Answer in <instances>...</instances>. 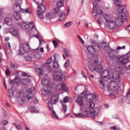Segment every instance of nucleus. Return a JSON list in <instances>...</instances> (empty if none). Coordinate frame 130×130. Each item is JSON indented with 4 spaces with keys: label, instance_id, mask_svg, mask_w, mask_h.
Instances as JSON below:
<instances>
[{
    "label": "nucleus",
    "instance_id": "32",
    "mask_svg": "<svg viewBox=\"0 0 130 130\" xmlns=\"http://www.w3.org/2000/svg\"><path fill=\"white\" fill-rule=\"evenodd\" d=\"M10 33L13 35V36H14V37H17V29H16L12 27L10 28Z\"/></svg>",
    "mask_w": 130,
    "mask_h": 130
},
{
    "label": "nucleus",
    "instance_id": "28",
    "mask_svg": "<svg viewBox=\"0 0 130 130\" xmlns=\"http://www.w3.org/2000/svg\"><path fill=\"white\" fill-rule=\"evenodd\" d=\"M101 47L104 50H106L107 49H109V45L108 43H102Z\"/></svg>",
    "mask_w": 130,
    "mask_h": 130
},
{
    "label": "nucleus",
    "instance_id": "40",
    "mask_svg": "<svg viewBox=\"0 0 130 130\" xmlns=\"http://www.w3.org/2000/svg\"><path fill=\"white\" fill-rule=\"evenodd\" d=\"M24 58L26 61H31V60H32V57L29 55L24 56Z\"/></svg>",
    "mask_w": 130,
    "mask_h": 130
},
{
    "label": "nucleus",
    "instance_id": "31",
    "mask_svg": "<svg viewBox=\"0 0 130 130\" xmlns=\"http://www.w3.org/2000/svg\"><path fill=\"white\" fill-rule=\"evenodd\" d=\"M61 1H59L57 3V6L58 9H60L61 10V7H63V2H67V0H61Z\"/></svg>",
    "mask_w": 130,
    "mask_h": 130
},
{
    "label": "nucleus",
    "instance_id": "16",
    "mask_svg": "<svg viewBox=\"0 0 130 130\" xmlns=\"http://www.w3.org/2000/svg\"><path fill=\"white\" fill-rule=\"evenodd\" d=\"M87 109H82V111L83 112H86V113H88V115H89V113H90V111H92L94 109V107H95V104L94 103H91L90 102L89 104H87Z\"/></svg>",
    "mask_w": 130,
    "mask_h": 130
},
{
    "label": "nucleus",
    "instance_id": "4",
    "mask_svg": "<svg viewBox=\"0 0 130 130\" xmlns=\"http://www.w3.org/2000/svg\"><path fill=\"white\" fill-rule=\"evenodd\" d=\"M9 83L11 89L8 90L9 97L11 99V102L16 103L17 102V75H15L13 79H9Z\"/></svg>",
    "mask_w": 130,
    "mask_h": 130
},
{
    "label": "nucleus",
    "instance_id": "8",
    "mask_svg": "<svg viewBox=\"0 0 130 130\" xmlns=\"http://www.w3.org/2000/svg\"><path fill=\"white\" fill-rule=\"evenodd\" d=\"M117 61L119 62V63H121L122 66H124V68L127 70H130V61L127 55L119 57L117 59Z\"/></svg>",
    "mask_w": 130,
    "mask_h": 130
},
{
    "label": "nucleus",
    "instance_id": "17",
    "mask_svg": "<svg viewBox=\"0 0 130 130\" xmlns=\"http://www.w3.org/2000/svg\"><path fill=\"white\" fill-rule=\"evenodd\" d=\"M56 89L58 91H64L65 92L69 91V87H67V85L64 83L57 84Z\"/></svg>",
    "mask_w": 130,
    "mask_h": 130
},
{
    "label": "nucleus",
    "instance_id": "37",
    "mask_svg": "<svg viewBox=\"0 0 130 130\" xmlns=\"http://www.w3.org/2000/svg\"><path fill=\"white\" fill-rule=\"evenodd\" d=\"M37 73L38 75H39L40 76H42L44 74V71L42 69L38 68L37 69Z\"/></svg>",
    "mask_w": 130,
    "mask_h": 130
},
{
    "label": "nucleus",
    "instance_id": "22",
    "mask_svg": "<svg viewBox=\"0 0 130 130\" xmlns=\"http://www.w3.org/2000/svg\"><path fill=\"white\" fill-rule=\"evenodd\" d=\"M103 18L104 20H105V21L106 22V23H108L109 21H111V20L113 19L111 18V16H110V15L108 14H105L104 15Z\"/></svg>",
    "mask_w": 130,
    "mask_h": 130
},
{
    "label": "nucleus",
    "instance_id": "9",
    "mask_svg": "<svg viewBox=\"0 0 130 130\" xmlns=\"http://www.w3.org/2000/svg\"><path fill=\"white\" fill-rule=\"evenodd\" d=\"M31 50V48L28 43H24L20 45L19 50H18V54L22 55L24 53L29 52Z\"/></svg>",
    "mask_w": 130,
    "mask_h": 130
},
{
    "label": "nucleus",
    "instance_id": "60",
    "mask_svg": "<svg viewBox=\"0 0 130 130\" xmlns=\"http://www.w3.org/2000/svg\"><path fill=\"white\" fill-rule=\"evenodd\" d=\"M81 74H82L83 77H84V78H85V79H87V76L86 75H85V73L84 72H83V71L81 72Z\"/></svg>",
    "mask_w": 130,
    "mask_h": 130
},
{
    "label": "nucleus",
    "instance_id": "21",
    "mask_svg": "<svg viewBox=\"0 0 130 130\" xmlns=\"http://www.w3.org/2000/svg\"><path fill=\"white\" fill-rule=\"evenodd\" d=\"M42 83L44 86V87H47V88H51L50 82H49V80H48L47 79H42Z\"/></svg>",
    "mask_w": 130,
    "mask_h": 130
},
{
    "label": "nucleus",
    "instance_id": "38",
    "mask_svg": "<svg viewBox=\"0 0 130 130\" xmlns=\"http://www.w3.org/2000/svg\"><path fill=\"white\" fill-rule=\"evenodd\" d=\"M84 89V86L82 85H78L75 87V90L78 91V90H83Z\"/></svg>",
    "mask_w": 130,
    "mask_h": 130
},
{
    "label": "nucleus",
    "instance_id": "10",
    "mask_svg": "<svg viewBox=\"0 0 130 130\" xmlns=\"http://www.w3.org/2000/svg\"><path fill=\"white\" fill-rule=\"evenodd\" d=\"M87 51L89 54H93L97 51H99L101 49L100 46L97 43H92V46H88L87 48Z\"/></svg>",
    "mask_w": 130,
    "mask_h": 130
},
{
    "label": "nucleus",
    "instance_id": "47",
    "mask_svg": "<svg viewBox=\"0 0 130 130\" xmlns=\"http://www.w3.org/2000/svg\"><path fill=\"white\" fill-rule=\"evenodd\" d=\"M69 96H66L63 98V103H68L69 101Z\"/></svg>",
    "mask_w": 130,
    "mask_h": 130
},
{
    "label": "nucleus",
    "instance_id": "18",
    "mask_svg": "<svg viewBox=\"0 0 130 130\" xmlns=\"http://www.w3.org/2000/svg\"><path fill=\"white\" fill-rule=\"evenodd\" d=\"M109 56L112 59H118V52L116 50L111 51L109 53Z\"/></svg>",
    "mask_w": 130,
    "mask_h": 130
},
{
    "label": "nucleus",
    "instance_id": "34",
    "mask_svg": "<svg viewBox=\"0 0 130 130\" xmlns=\"http://www.w3.org/2000/svg\"><path fill=\"white\" fill-rule=\"evenodd\" d=\"M126 99L127 103H128V104H129V103H130V88L128 90V91L127 92Z\"/></svg>",
    "mask_w": 130,
    "mask_h": 130
},
{
    "label": "nucleus",
    "instance_id": "50",
    "mask_svg": "<svg viewBox=\"0 0 130 130\" xmlns=\"http://www.w3.org/2000/svg\"><path fill=\"white\" fill-rule=\"evenodd\" d=\"M110 129L118 130L119 128L116 126H113L110 127Z\"/></svg>",
    "mask_w": 130,
    "mask_h": 130
},
{
    "label": "nucleus",
    "instance_id": "30",
    "mask_svg": "<svg viewBox=\"0 0 130 130\" xmlns=\"http://www.w3.org/2000/svg\"><path fill=\"white\" fill-rule=\"evenodd\" d=\"M34 56L35 58H37V59H40L41 58V55L37 50H35L34 52Z\"/></svg>",
    "mask_w": 130,
    "mask_h": 130
},
{
    "label": "nucleus",
    "instance_id": "1",
    "mask_svg": "<svg viewBox=\"0 0 130 130\" xmlns=\"http://www.w3.org/2000/svg\"><path fill=\"white\" fill-rule=\"evenodd\" d=\"M88 68L92 73L96 74L97 73H102L103 78H101L99 81V86L101 89H104L105 84L108 88V91H114L117 92L120 90V87L118 86L121 78L119 75V73L123 70V67H118V72H113V70L103 71L102 66L99 64L98 62V58L91 60V62H89ZM104 78H108L107 81L104 80Z\"/></svg>",
    "mask_w": 130,
    "mask_h": 130
},
{
    "label": "nucleus",
    "instance_id": "20",
    "mask_svg": "<svg viewBox=\"0 0 130 130\" xmlns=\"http://www.w3.org/2000/svg\"><path fill=\"white\" fill-rule=\"evenodd\" d=\"M20 82L21 84H23V85H28V84L30 83V81L28 78L21 79L20 77H17V83L18 84V83H20Z\"/></svg>",
    "mask_w": 130,
    "mask_h": 130
},
{
    "label": "nucleus",
    "instance_id": "7",
    "mask_svg": "<svg viewBox=\"0 0 130 130\" xmlns=\"http://www.w3.org/2000/svg\"><path fill=\"white\" fill-rule=\"evenodd\" d=\"M124 22V20L121 19L120 17H117L116 19H112L108 22V27L111 30H114L116 26H120L122 25V23Z\"/></svg>",
    "mask_w": 130,
    "mask_h": 130
},
{
    "label": "nucleus",
    "instance_id": "35",
    "mask_svg": "<svg viewBox=\"0 0 130 130\" xmlns=\"http://www.w3.org/2000/svg\"><path fill=\"white\" fill-rule=\"evenodd\" d=\"M12 10L14 12L15 16H17V2L16 1L15 4L12 6Z\"/></svg>",
    "mask_w": 130,
    "mask_h": 130
},
{
    "label": "nucleus",
    "instance_id": "45",
    "mask_svg": "<svg viewBox=\"0 0 130 130\" xmlns=\"http://www.w3.org/2000/svg\"><path fill=\"white\" fill-rule=\"evenodd\" d=\"M72 25V22H68L64 25V28H68Z\"/></svg>",
    "mask_w": 130,
    "mask_h": 130
},
{
    "label": "nucleus",
    "instance_id": "43",
    "mask_svg": "<svg viewBox=\"0 0 130 130\" xmlns=\"http://www.w3.org/2000/svg\"><path fill=\"white\" fill-rule=\"evenodd\" d=\"M52 111V115L54 117H56V118H58V116H57V114H56V113L54 111H53V109L52 110H50Z\"/></svg>",
    "mask_w": 130,
    "mask_h": 130
},
{
    "label": "nucleus",
    "instance_id": "36",
    "mask_svg": "<svg viewBox=\"0 0 130 130\" xmlns=\"http://www.w3.org/2000/svg\"><path fill=\"white\" fill-rule=\"evenodd\" d=\"M62 111L66 114V112L68 111V107L67 106V105L63 104V102H62Z\"/></svg>",
    "mask_w": 130,
    "mask_h": 130
},
{
    "label": "nucleus",
    "instance_id": "25",
    "mask_svg": "<svg viewBox=\"0 0 130 130\" xmlns=\"http://www.w3.org/2000/svg\"><path fill=\"white\" fill-rule=\"evenodd\" d=\"M5 23L8 26H11V25L14 24V20H12L10 18H7L5 20Z\"/></svg>",
    "mask_w": 130,
    "mask_h": 130
},
{
    "label": "nucleus",
    "instance_id": "41",
    "mask_svg": "<svg viewBox=\"0 0 130 130\" xmlns=\"http://www.w3.org/2000/svg\"><path fill=\"white\" fill-rule=\"evenodd\" d=\"M70 67V60L69 59H67L65 63L64 64V68H67Z\"/></svg>",
    "mask_w": 130,
    "mask_h": 130
},
{
    "label": "nucleus",
    "instance_id": "11",
    "mask_svg": "<svg viewBox=\"0 0 130 130\" xmlns=\"http://www.w3.org/2000/svg\"><path fill=\"white\" fill-rule=\"evenodd\" d=\"M53 77L55 81H66V77L62 75V72L60 70L55 71L53 74Z\"/></svg>",
    "mask_w": 130,
    "mask_h": 130
},
{
    "label": "nucleus",
    "instance_id": "24",
    "mask_svg": "<svg viewBox=\"0 0 130 130\" xmlns=\"http://www.w3.org/2000/svg\"><path fill=\"white\" fill-rule=\"evenodd\" d=\"M94 98H96V95H94L92 93L88 94L86 96V99H87L88 102H91V101H93V100L94 99Z\"/></svg>",
    "mask_w": 130,
    "mask_h": 130
},
{
    "label": "nucleus",
    "instance_id": "58",
    "mask_svg": "<svg viewBox=\"0 0 130 130\" xmlns=\"http://www.w3.org/2000/svg\"><path fill=\"white\" fill-rule=\"evenodd\" d=\"M34 104H38V100H37L36 99V98H35L34 100Z\"/></svg>",
    "mask_w": 130,
    "mask_h": 130
},
{
    "label": "nucleus",
    "instance_id": "39",
    "mask_svg": "<svg viewBox=\"0 0 130 130\" xmlns=\"http://www.w3.org/2000/svg\"><path fill=\"white\" fill-rule=\"evenodd\" d=\"M5 74L7 77L11 75V71H10V69L8 67H6Z\"/></svg>",
    "mask_w": 130,
    "mask_h": 130
},
{
    "label": "nucleus",
    "instance_id": "44",
    "mask_svg": "<svg viewBox=\"0 0 130 130\" xmlns=\"http://www.w3.org/2000/svg\"><path fill=\"white\" fill-rule=\"evenodd\" d=\"M37 5H41L43 3V0H34Z\"/></svg>",
    "mask_w": 130,
    "mask_h": 130
},
{
    "label": "nucleus",
    "instance_id": "61",
    "mask_svg": "<svg viewBox=\"0 0 130 130\" xmlns=\"http://www.w3.org/2000/svg\"><path fill=\"white\" fill-rule=\"evenodd\" d=\"M5 41H9V40H10V38H9V37H5Z\"/></svg>",
    "mask_w": 130,
    "mask_h": 130
},
{
    "label": "nucleus",
    "instance_id": "27",
    "mask_svg": "<svg viewBox=\"0 0 130 130\" xmlns=\"http://www.w3.org/2000/svg\"><path fill=\"white\" fill-rule=\"evenodd\" d=\"M84 114H82L81 113L75 114V115L77 117H87L89 116V112L86 113L84 112Z\"/></svg>",
    "mask_w": 130,
    "mask_h": 130
},
{
    "label": "nucleus",
    "instance_id": "26",
    "mask_svg": "<svg viewBox=\"0 0 130 130\" xmlns=\"http://www.w3.org/2000/svg\"><path fill=\"white\" fill-rule=\"evenodd\" d=\"M76 102L79 106H82L84 103V102L83 101V98L80 96V95H78L77 96Z\"/></svg>",
    "mask_w": 130,
    "mask_h": 130
},
{
    "label": "nucleus",
    "instance_id": "33",
    "mask_svg": "<svg viewBox=\"0 0 130 130\" xmlns=\"http://www.w3.org/2000/svg\"><path fill=\"white\" fill-rule=\"evenodd\" d=\"M63 51L67 57H70L71 53H70V50L67 48L63 49Z\"/></svg>",
    "mask_w": 130,
    "mask_h": 130
},
{
    "label": "nucleus",
    "instance_id": "56",
    "mask_svg": "<svg viewBox=\"0 0 130 130\" xmlns=\"http://www.w3.org/2000/svg\"><path fill=\"white\" fill-rule=\"evenodd\" d=\"M17 129H20V130L23 129V127H22V125L18 124V125L17 126Z\"/></svg>",
    "mask_w": 130,
    "mask_h": 130
},
{
    "label": "nucleus",
    "instance_id": "29",
    "mask_svg": "<svg viewBox=\"0 0 130 130\" xmlns=\"http://www.w3.org/2000/svg\"><path fill=\"white\" fill-rule=\"evenodd\" d=\"M55 16V13L52 12H48L46 15V18H47V19H52V18H54Z\"/></svg>",
    "mask_w": 130,
    "mask_h": 130
},
{
    "label": "nucleus",
    "instance_id": "23",
    "mask_svg": "<svg viewBox=\"0 0 130 130\" xmlns=\"http://www.w3.org/2000/svg\"><path fill=\"white\" fill-rule=\"evenodd\" d=\"M54 62H53V68L55 69V70H57L58 68H59V65L58 64V63H57V59H56V56L55 55H54Z\"/></svg>",
    "mask_w": 130,
    "mask_h": 130
},
{
    "label": "nucleus",
    "instance_id": "48",
    "mask_svg": "<svg viewBox=\"0 0 130 130\" xmlns=\"http://www.w3.org/2000/svg\"><path fill=\"white\" fill-rule=\"evenodd\" d=\"M52 62V58H49L46 61L47 64H49L50 63H51Z\"/></svg>",
    "mask_w": 130,
    "mask_h": 130
},
{
    "label": "nucleus",
    "instance_id": "12",
    "mask_svg": "<svg viewBox=\"0 0 130 130\" xmlns=\"http://www.w3.org/2000/svg\"><path fill=\"white\" fill-rule=\"evenodd\" d=\"M58 100V94H54L51 95L50 98V102L48 104V107L49 110H52L53 109V107L52 105L54 104H56Z\"/></svg>",
    "mask_w": 130,
    "mask_h": 130
},
{
    "label": "nucleus",
    "instance_id": "53",
    "mask_svg": "<svg viewBox=\"0 0 130 130\" xmlns=\"http://www.w3.org/2000/svg\"><path fill=\"white\" fill-rule=\"evenodd\" d=\"M8 123H9V122L7 120H4L2 121L3 125H7Z\"/></svg>",
    "mask_w": 130,
    "mask_h": 130
},
{
    "label": "nucleus",
    "instance_id": "54",
    "mask_svg": "<svg viewBox=\"0 0 130 130\" xmlns=\"http://www.w3.org/2000/svg\"><path fill=\"white\" fill-rule=\"evenodd\" d=\"M117 50H120V49H125V46H123L122 47L118 46L117 47Z\"/></svg>",
    "mask_w": 130,
    "mask_h": 130
},
{
    "label": "nucleus",
    "instance_id": "5",
    "mask_svg": "<svg viewBox=\"0 0 130 130\" xmlns=\"http://www.w3.org/2000/svg\"><path fill=\"white\" fill-rule=\"evenodd\" d=\"M93 11L94 12H96L95 19L98 23L100 25L104 24V22H105L104 20L105 19L103 17V11L98 7L97 5L95 4H93Z\"/></svg>",
    "mask_w": 130,
    "mask_h": 130
},
{
    "label": "nucleus",
    "instance_id": "6",
    "mask_svg": "<svg viewBox=\"0 0 130 130\" xmlns=\"http://www.w3.org/2000/svg\"><path fill=\"white\" fill-rule=\"evenodd\" d=\"M121 1L122 0H114V3L115 6L118 7V14H120L118 17H120V19L124 20V22H126L127 21L126 13L123 12L124 8L121 4Z\"/></svg>",
    "mask_w": 130,
    "mask_h": 130
},
{
    "label": "nucleus",
    "instance_id": "59",
    "mask_svg": "<svg viewBox=\"0 0 130 130\" xmlns=\"http://www.w3.org/2000/svg\"><path fill=\"white\" fill-rule=\"evenodd\" d=\"M40 44H42V43H44V40L43 39H40L39 40Z\"/></svg>",
    "mask_w": 130,
    "mask_h": 130
},
{
    "label": "nucleus",
    "instance_id": "14",
    "mask_svg": "<svg viewBox=\"0 0 130 130\" xmlns=\"http://www.w3.org/2000/svg\"><path fill=\"white\" fill-rule=\"evenodd\" d=\"M38 10L37 12V15L40 19H43L44 16H43V13L45 12L46 8L44 5H41L38 7Z\"/></svg>",
    "mask_w": 130,
    "mask_h": 130
},
{
    "label": "nucleus",
    "instance_id": "15",
    "mask_svg": "<svg viewBox=\"0 0 130 130\" xmlns=\"http://www.w3.org/2000/svg\"><path fill=\"white\" fill-rule=\"evenodd\" d=\"M99 107H96L92 111H89V114L92 118H95L99 115Z\"/></svg>",
    "mask_w": 130,
    "mask_h": 130
},
{
    "label": "nucleus",
    "instance_id": "57",
    "mask_svg": "<svg viewBox=\"0 0 130 130\" xmlns=\"http://www.w3.org/2000/svg\"><path fill=\"white\" fill-rule=\"evenodd\" d=\"M32 109H33V112H34V113H38V111H36V108H35V107L32 106Z\"/></svg>",
    "mask_w": 130,
    "mask_h": 130
},
{
    "label": "nucleus",
    "instance_id": "3",
    "mask_svg": "<svg viewBox=\"0 0 130 130\" xmlns=\"http://www.w3.org/2000/svg\"><path fill=\"white\" fill-rule=\"evenodd\" d=\"M34 93H35V87H32L31 88H25L23 92H17V100L19 104L22 105L24 102H28L34 98Z\"/></svg>",
    "mask_w": 130,
    "mask_h": 130
},
{
    "label": "nucleus",
    "instance_id": "13",
    "mask_svg": "<svg viewBox=\"0 0 130 130\" xmlns=\"http://www.w3.org/2000/svg\"><path fill=\"white\" fill-rule=\"evenodd\" d=\"M64 10V9H61L60 8H55L54 9V11L55 13V14H57L59 16V20L60 22H62V21H63L64 20V18H66V13L63 12V11Z\"/></svg>",
    "mask_w": 130,
    "mask_h": 130
},
{
    "label": "nucleus",
    "instance_id": "19",
    "mask_svg": "<svg viewBox=\"0 0 130 130\" xmlns=\"http://www.w3.org/2000/svg\"><path fill=\"white\" fill-rule=\"evenodd\" d=\"M54 92V88L52 87L48 88V91L45 90V89H43L42 90V92L45 97L47 96L48 94H52Z\"/></svg>",
    "mask_w": 130,
    "mask_h": 130
},
{
    "label": "nucleus",
    "instance_id": "63",
    "mask_svg": "<svg viewBox=\"0 0 130 130\" xmlns=\"http://www.w3.org/2000/svg\"><path fill=\"white\" fill-rule=\"evenodd\" d=\"M40 51H41V52H44V50L43 48L41 47L40 48Z\"/></svg>",
    "mask_w": 130,
    "mask_h": 130
},
{
    "label": "nucleus",
    "instance_id": "2",
    "mask_svg": "<svg viewBox=\"0 0 130 130\" xmlns=\"http://www.w3.org/2000/svg\"><path fill=\"white\" fill-rule=\"evenodd\" d=\"M22 0H18L17 1V8L18 10L17 18V21L18 20H20L21 22H17V28L18 29H24V30H28V31H32V32H35L36 31V28L34 27V24H33V22L31 21L29 23V24H27L24 22H22V18L21 16V14L19 13H23L24 14H31V9L30 8H28L26 9H22L21 8V4H22Z\"/></svg>",
    "mask_w": 130,
    "mask_h": 130
},
{
    "label": "nucleus",
    "instance_id": "62",
    "mask_svg": "<svg viewBox=\"0 0 130 130\" xmlns=\"http://www.w3.org/2000/svg\"><path fill=\"white\" fill-rule=\"evenodd\" d=\"M6 106H7V107H10V106H11V105L10 104V103H9V102H7V103H6Z\"/></svg>",
    "mask_w": 130,
    "mask_h": 130
},
{
    "label": "nucleus",
    "instance_id": "64",
    "mask_svg": "<svg viewBox=\"0 0 130 130\" xmlns=\"http://www.w3.org/2000/svg\"><path fill=\"white\" fill-rule=\"evenodd\" d=\"M105 106L106 108H109V105L107 104H105Z\"/></svg>",
    "mask_w": 130,
    "mask_h": 130
},
{
    "label": "nucleus",
    "instance_id": "55",
    "mask_svg": "<svg viewBox=\"0 0 130 130\" xmlns=\"http://www.w3.org/2000/svg\"><path fill=\"white\" fill-rule=\"evenodd\" d=\"M53 44L54 46L55 47H57L58 45H57V42L55 40L53 41Z\"/></svg>",
    "mask_w": 130,
    "mask_h": 130
},
{
    "label": "nucleus",
    "instance_id": "51",
    "mask_svg": "<svg viewBox=\"0 0 130 130\" xmlns=\"http://www.w3.org/2000/svg\"><path fill=\"white\" fill-rule=\"evenodd\" d=\"M22 77H25L26 78H29L30 77L29 75L27 74V73L23 72L21 74Z\"/></svg>",
    "mask_w": 130,
    "mask_h": 130
},
{
    "label": "nucleus",
    "instance_id": "46",
    "mask_svg": "<svg viewBox=\"0 0 130 130\" xmlns=\"http://www.w3.org/2000/svg\"><path fill=\"white\" fill-rule=\"evenodd\" d=\"M5 46L7 49L11 50V45L10 44V43L9 42L5 44Z\"/></svg>",
    "mask_w": 130,
    "mask_h": 130
},
{
    "label": "nucleus",
    "instance_id": "42",
    "mask_svg": "<svg viewBox=\"0 0 130 130\" xmlns=\"http://www.w3.org/2000/svg\"><path fill=\"white\" fill-rule=\"evenodd\" d=\"M109 97H110V98H111L112 99H114V98H116V95H115V93L112 92L110 94H109Z\"/></svg>",
    "mask_w": 130,
    "mask_h": 130
},
{
    "label": "nucleus",
    "instance_id": "49",
    "mask_svg": "<svg viewBox=\"0 0 130 130\" xmlns=\"http://www.w3.org/2000/svg\"><path fill=\"white\" fill-rule=\"evenodd\" d=\"M77 38L79 39V40L81 42V43H83V44H84V43H85V41H84V40H83V39H82V38H81L80 35L77 36Z\"/></svg>",
    "mask_w": 130,
    "mask_h": 130
},
{
    "label": "nucleus",
    "instance_id": "52",
    "mask_svg": "<svg viewBox=\"0 0 130 130\" xmlns=\"http://www.w3.org/2000/svg\"><path fill=\"white\" fill-rule=\"evenodd\" d=\"M10 68L11 69H15L16 68V65L13 62H10Z\"/></svg>",
    "mask_w": 130,
    "mask_h": 130
}]
</instances>
